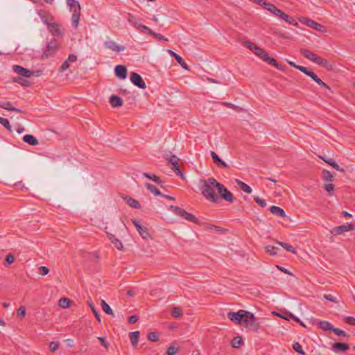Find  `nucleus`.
<instances>
[{"instance_id": "1", "label": "nucleus", "mask_w": 355, "mask_h": 355, "mask_svg": "<svg viewBox=\"0 0 355 355\" xmlns=\"http://www.w3.org/2000/svg\"><path fill=\"white\" fill-rule=\"evenodd\" d=\"M200 189L203 196L209 201L218 204L220 198L229 202H233V194L227 188L218 182L216 179L209 178L207 180H200Z\"/></svg>"}, {"instance_id": "2", "label": "nucleus", "mask_w": 355, "mask_h": 355, "mask_svg": "<svg viewBox=\"0 0 355 355\" xmlns=\"http://www.w3.org/2000/svg\"><path fill=\"white\" fill-rule=\"evenodd\" d=\"M254 53L269 64L275 67L277 69L281 71L285 70L286 67L284 65L279 64L274 58L270 57L264 49L259 46L254 47Z\"/></svg>"}, {"instance_id": "3", "label": "nucleus", "mask_w": 355, "mask_h": 355, "mask_svg": "<svg viewBox=\"0 0 355 355\" xmlns=\"http://www.w3.org/2000/svg\"><path fill=\"white\" fill-rule=\"evenodd\" d=\"M67 5L70 7L72 11L71 16V25L73 28H76L78 26L80 15V5L78 1L76 0H66Z\"/></svg>"}, {"instance_id": "4", "label": "nucleus", "mask_w": 355, "mask_h": 355, "mask_svg": "<svg viewBox=\"0 0 355 355\" xmlns=\"http://www.w3.org/2000/svg\"><path fill=\"white\" fill-rule=\"evenodd\" d=\"M241 325L253 331H257L260 328L259 323L257 322L254 315L248 311L242 319Z\"/></svg>"}, {"instance_id": "5", "label": "nucleus", "mask_w": 355, "mask_h": 355, "mask_svg": "<svg viewBox=\"0 0 355 355\" xmlns=\"http://www.w3.org/2000/svg\"><path fill=\"white\" fill-rule=\"evenodd\" d=\"M60 48V44L56 39H52L47 43L46 49L41 55L42 60L48 59L53 56Z\"/></svg>"}, {"instance_id": "6", "label": "nucleus", "mask_w": 355, "mask_h": 355, "mask_svg": "<svg viewBox=\"0 0 355 355\" xmlns=\"http://www.w3.org/2000/svg\"><path fill=\"white\" fill-rule=\"evenodd\" d=\"M165 159L168 161V163L171 165V169L175 173V174L184 179V175L180 170L179 157L175 155H166Z\"/></svg>"}, {"instance_id": "7", "label": "nucleus", "mask_w": 355, "mask_h": 355, "mask_svg": "<svg viewBox=\"0 0 355 355\" xmlns=\"http://www.w3.org/2000/svg\"><path fill=\"white\" fill-rule=\"evenodd\" d=\"M245 313H246V311L243 309H240L237 312L230 311L227 313V318L234 324H241Z\"/></svg>"}, {"instance_id": "8", "label": "nucleus", "mask_w": 355, "mask_h": 355, "mask_svg": "<svg viewBox=\"0 0 355 355\" xmlns=\"http://www.w3.org/2000/svg\"><path fill=\"white\" fill-rule=\"evenodd\" d=\"M300 21L306 24L307 26L311 27L313 29L318 31L319 32L324 33L326 31V29L324 26L313 20L307 18H302V19H300Z\"/></svg>"}, {"instance_id": "9", "label": "nucleus", "mask_w": 355, "mask_h": 355, "mask_svg": "<svg viewBox=\"0 0 355 355\" xmlns=\"http://www.w3.org/2000/svg\"><path fill=\"white\" fill-rule=\"evenodd\" d=\"M132 221L133 225L136 227L137 230L138 231L139 234H140V236L144 239H146V240L148 239V238H150L148 229L146 227L142 226L140 224L139 221L136 219H132Z\"/></svg>"}, {"instance_id": "10", "label": "nucleus", "mask_w": 355, "mask_h": 355, "mask_svg": "<svg viewBox=\"0 0 355 355\" xmlns=\"http://www.w3.org/2000/svg\"><path fill=\"white\" fill-rule=\"evenodd\" d=\"M130 79L131 82L139 88L145 89L146 87L145 82L137 73L132 72L130 76Z\"/></svg>"}, {"instance_id": "11", "label": "nucleus", "mask_w": 355, "mask_h": 355, "mask_svg": "<svg viewBox=\"0 0 355 355\" xmlns=\"http://www.w3.org/2000/svg\"><path fill=\"white\" fill-rule=\"evenodd\" d=\"M12 69L17 74L26 78H29L31 76H33L35 73L34 71H30L20 65L17 64L12 66Z\"/></svg>"}, {"instance_id": "12", "label": "nucleus", "mask_w": 355, "mask_h": 355, "mask_svg": "<svg viewBox=\"0 0 355 355\" xmlns=\"http://www.w3.org/2000/svg\"><path fill=\"white\" fill-rule=\"evenodd\" d=\"M115 76L119 79H125L127 78L128 71L124 65H116L114 68Z\"/></svg>"}, {"instance_id": "13", "label": "nucleus", "mask_w": 355, "mask_h": 355, "mask_svg": "<svg viewBox=\"0 0 355 355\" xmlns=\"http://www.w3.org/2000/svg\"><path fill=\"white\" fill-rule=\"evenodd\" d=\"M331 349L336 353H341L348 350L349 345L347 343L336 342L333 343Z\"/></svg>"}, {"instance_id": "14", "label": "nucleus", "mask_w": 355, "mask_h": 355, "mask_svg": "<svg viewBox=\"0 0 355 355\" xmlns=\"http://www.w3.org/2000/svg\"><path fill=\"white\" fill-rule=\"evenodd\" d=\"M353 230H354V227H353L352 224L347 223L346 225H342L334 227L333 229V232L335 234L339 235V234H343V232L351 231Z\"/></svg>"}, {"instance_id": "15", "label": "nucleus", "mask_w": 355, "mask_h": 355, "mask_svg": "<svg viewBox=\"0 0 355 355\" xmlns=\"http://www.w3.org/2000/svg\"><path fill=\"white\" fill-rule=\"evenodd\" d=\"M210 154L213 159L214 162L218 166L225 168H230V166L226 162H225L223 160H222L216 152L211 151Z\"/></svg>"}, {"instance_id": "16", "label": "nucleus", "mask_w": 355, "mask_h": 355, "mask_svg": "<svg viewBox=\"0 0 355 355\" xmlns=\"http://www.w3.org/2000/svg\"><path fill=\"white\" fill-rule=\"evenodd\" d=\"M266 10H268L273 15L277 16L281 19V17L282 16L284 12H282L281 10L278 9L274 4L267 2V3H265V8Z\"/></svg>"}, {"instance_id": "17", "label": "nucleus", "mask_w": 355, "mask_h": 355, "mask_svg": "<svg viewBox=\"0 0 355 355\" xmlns=\"http://www.w3.org/2000/svg\"><path fill=\"white\" fill-rule=\"evenodd\" d=\"M105 46L107 49H111L114 51L120 52L125 50L124 46H120L118 45L114 41H107L104 43Z\"/></svg>"}, {"instance_id": "18", "label": "nucleus", "mask_w": 355, "mask_h": 355, "mask_svg": "<svg viewBox=\"0 0 355 355\" xmlns=\"http://www.w3.org/2000/svg\"><path fill=\"white\" fill-rule=\"evenodd\" d=\"M168 52L170 53L171 56H173L175 60L180 64V65L184 69L189 70V66L184 62L181 56L178 54L173 51L172 50H168Z\"/></svg>"}, {"instance_id": "19", "label": "nucleus", "mask_w": 355, "mask_h": 355, "mask_svg": "<svg viewBox=\"0 0 355 355\" xmlns=\"http://www.w3.org/2000/svg\"><path fill=\"white\" fill-rule=\"evenodd\" d=\"M107 235L110 241L114 245V246L118 250H122L123 249L122 242L119 239H118L114 234L107 232Z\"/></svg>"}, {"instance_id": "20", "label": "nucleus", "mask_w": 355, "mask_h": 355, "mask_svg": "<svg viewBox=\"0 0 355 355\" xmlns=\"http://www.w3.org/2000/svg\"><path fill=\"white\" fill-rule=\"evenodd\" d=\"M0 107L5 109L6 110H8V111H15V112H17L19 113L24 112L21 110H20L17 107H13L11 103L9 101L0 102Z\"/></svg>"}, {"instance_id": "21", "label": "nucleus", "mask_w": 355, "mask_h": 355, "mask_svg": "<svg viewBox=\"0 0 355 355\" xmlns=\"http://www.w3.org/2000/svg\"><path fill=\"white\" fill-rule=\"evenodd\" d=\"M110 103L113 107H121L123 105V100L116 95H112L110 98Z\"/></svg>"}, {"instance_id": "22", "label": "nucleus", "mask_w": 355, "mask_h": 355, "mask_svg": "<svg viewBox=\"0 0 355 355\" xmlns=\"http://www.w3.org/2000/svg\"><path fill=\"white\" fill-rule=\"evenodd\" d=\"M270 212L277 216L284 218L286 214L285 211L279 207L272 205L270 207Z\"/></svg>"}, {"instance_id": "23", "label": "nucleus", "mask_w": 355, "mask_h": 355, "mask_svg": "<svg viewBox=\"0 0 355 355\" xmlns=\"http://www.w3.org/2000/svg\"><path fill=\"white\" fill-rule=\"evenodd\" d=\"M38 15L40 16L42 21L44 24H46L49 27V25H51L53 22V18L52 16L46 14H44L42 10L38 12Z\"/></svg>"}, {"instance_id": "24", "label": "nucleus", "mask_w": 355, "mask_h": 355, "mask_svg": "<svg viewBox=\"0 0 355 355\" xmlns=\"http://www.w3.org/2000/svg\"><path fill=\"white\" fill-rule=\"evenodd\" d=\"M320 158L327 164L331 166L334 169L338 171L345 172V170L339 166V165L336 162V161L332 158L326 159L324 157H320Z\"/></svg>"}, {"instance_id": "25", "label": "nucleus", "mask_w": 355, "mask_h": 355, "mask_svg": "<svg viewBox=\"0 0 355 355\" xmlns=\"http://www.w3.org/2000/svg\"><path fill=\"white\" fill-rule=\"evenodd\" d=\"M123 199L125 201V202L132 208L139 209L141 207L139 202L131 197L125 196L124 197Z\"/></svg>"}, {"instance_id": "26", "label": "nucleus", "mask_w": 355, "mask_h": 355, "mask_svg": "<svg viewBox=\"0 0 355 355\" xmlns=\"http://www.w3.org/2000/svg\"><path fill=\"white\" fill-rule=\"evenodd\" d=\"M48 28H49V32L53 35L60 36L62 35V32L60 31L59 25L55 23H53L51 25H49Z\"/></svg>"}, {"instance_id": "27", "label": "nucleus", "mask_w": 355, "mask_h": 355, "mask_svg": "<svg viewBox=\"0 0 355 355\" xmlns=\"http://www.w3.org/2000/svg\"><path fill=\"white\" fill-rule=\"evenodd\" d=\"M140 333L139 331H135L130 332L129 334V338L131 342L132 345L135 347L137 345L139 338Z\"/></svg>"}, {"instance_id": "28", "label": "nucleus", "mask_w": 355, "mask_h": 355, "mask_svg": "<svg viewBox=\"0 0 355 355\" xmlns=\"http://www.w3.org/2000/svg\"><path fill=\"white\" fill-rule=\"evenodd\" d=\"M23 141L31 146H36L38 144V140L32 135H26L23 137Z\"/></svg>"}, {"instance_id": "29", "label": "nucleus", "mask_w": 355, "mask_h": 355, "mask_svg": "<svg viewBox=\"0 0 355 355\" xmlns=\"http://www.w3.org/2000/svg\"><path fill=\"white\" fill-rule=\"evenodd\" d=\"M318 327L322 329L323 331H333L334 326L329 322L328 321H319L318 323Z\"/></svg>"}, {"instance_id": "30", "label": "nucleus", "mask_w": 355, "mask_h": 355, "mask_svg": "<svg viewBox=\"0 0 355 355\" xmlns=\"http://www.w3.org/2000/svg\"><path fill=\"white\" fill-rule=\"evenodd\" d=\"M235 182L237 184V185L239 187V188L242 191H243L245 193H252V189L250 188V187L249 185H248L247 184L244 183L243 182H242L241 180H240L239 179H236Z\"/></svg>"}, {"instance_id": "31", "label": "nucleus", "mask_w": 355, "mask_h": 355, "mask_svg": "<svg viewBox=\"0 0 355 355\" xmlns=\"http://www.w3.org/2000/svg\"><path fill=\"white\" fill-rule=\"evenodd\" d=\"M143 175L148 179H150L152 180L153 181H154L155 182L157 183L158 184L160 185L161 187H164L163 186V181L157 175L153 174V175H150L149 173H143Z\"/></svg>"}, {"instance_id": "32", "label": "nucleus", "mask_w": 355, "mask_h": 355, "mask_svg": "<svg viewBox=\"0 0 355 355\" xmlns=\"http://www.w3.org/2000/svg\"><path fill=\"white\" fill-rule=\"evenodd\" d=\"M169 209L171 210L177 216H179L182 217V218H184V215L186 211L184 209H183L179 207L173 206V205H171L169 207Z\"/></svg>"}, {"instance_id": "33", "label": "nucleus", "mask_w": 355, "mask_h": 355, "mask_svg": "<svg viewBox=\"0 0 355 355\" xmlns=\"http://www.w3.org/2000/svg\"><path fill=\"white\" fill-rule=\"evenodd\" d=\"M300 52L302 55H303L306 59L312 61L313 58H314L315 53L311 52V51L306 49H301L300 50Z\"/></svg>"}, {"instance_id": "34", "label": "nucleus", "mask_w": 355, "mask_h": 355, "mask_svg": "<svg viewBox=\"0 0 355 355\" xmlns=\"http://www.w3.org/2000/svg\"><path fill=\"white\" fill-rule=\"evenodd\" d=\"M145 187L155 196H161L162 193L153 184L146 182L145 183Z\"/></svg>"}, {"instance_id": "35", "label": "nucleus", "mask_w": 355, "mask_h": 355, "mask_svg": "<svg viewBox=\"0 0 355 355\" xmlns=\"http://www.w3.org/2000/svg\"><path fill=\"white\" fill-rule=\"evenodd\" d=\"M322 177L323 180H324L325 181L333 182L334 180V175L331 174V173L329 171H328L327 169H324L322 171Z\"/></svg>"}, {"instance_id": "36", "label": "nucleus", "mask_w": 355, "mask_h": 355, "mask_svg": "<svg viewBox=\"0 0 355 355\" xmlns=\"http://www.w3.org/2000/svg\"><path fill=\"white\" fill-rule=\"evenodd\" d=\"M300 71L309 76L311 79H313L315 82L319 78L317 75L313 71L308 69V68H300Z\"/></svg>"}, {"instance_id": "37", "label": "nucleus", "mask_w": 355, "mask_h": 355, "mask_svg": "<svg viewBox=\"0 0 355 355\" xmlns=\"http://www.w3.org/2000/svg\"><path fill=\"white\" fill-rule=\"evenodd\" d=\"M277 243H278L280 246L283 247L286 250L291 252L293 254H297V251L293 245L287 243L280 241H277Z\"/></svg>"}, {"instance_id": "38", "label": "nucleus", "mask_w": 355, "mask_h": 355, "mask_svg": "<svg viewBox=\"0 0 355 355\" xmlns=\"http://www.w3.org/2000/svg\"><path fill=\"white\" fill-rule=\"evenodd\" d=\"M281 19L289 24H293L296 26H298V24L297 22H295V19L293 17L289 16L284 12L283 13L282 16L281 17Z\"/></svg>"}, {"instance_id": "39", "label": "nucleus", "mask_w": 355, "mask_h": 355, "mask_svg": "<svg viewBox=\"0 0 355 355\" xmlns=\"http://www.w3.org/2000/svg\"><path fill=\"white\" fill-rule=\"evenodd\" d=\"M242 343H243L242 337L241 336H236V337H234L232 339L231 345H232V347L233 348L238 349V348H239L241 347Z\"/></svg>"}, {"instance_id": "40", "label": "nucleus", "mask_w": 355, "mask_h": 355, "mask_svg": "<svg viewBox=\"0 0 355 355\" xmlns=\"http://www.w3.org/2000/svg\"><path fill=\"white\" fill-rule=\"evenodd\" d=\"M184 219H185L189 222H192L195 224L199 223V220L193 214L188 213L187 211H185V214L184 215Z\"/></svg>"}, {"instance_id": "41", "label": "nucleus", "mask_w": 355, "mask_h": 355, "mask_svg": "<svg viewBox=\"0 0 355 355\" xmlns=\"http://www.w3.org/2000/svg\"><path fill=\"white\" fill-rule=\"evenodd\" d=\"M266 252L270 255H275L277 254V251L279 250L278 247L272 246V245H266L265 247Z\"/></svg>"}, {"instance_id": "42", "label": "nucleus", "mask_w": 355, "mask_h": 355, "mask_svg": "<svg viewBox=\"0 0 355 355\" xmlns=\"http://www.w3.org/2000/svg\"><path fill=\"white\" fill-rule=\"evenodd\" d=\"M71 304V300L69 298L62 297L58 302V305L62 308H68Z\"/></svg>"}, {"instance_id": "43", "label": "nucleus", "mask_w": 355, "mask_h": 355, "mask_svg": "<svg viewBox=\"0 0 355 355\" xmlns=\"http://www.w3.org/2000/svg\"><path fill=\"white\" fill-rule=\"evenodd\" d=\"M101 306H102V309L106 314H107V315L113 314L112 309L109 306V304L105 302V301H104V300L101 301Z\"/></svg>"}, {"instance_id": "44", "label": "nucleus", "mask_w": 355, "mask_h": 355, "mask_svg": "<svg viewBox=\"0 0 355 355\" xmlns=\"http://www.w3.org/2000/svg\"><path fill=\"white\" fill-rule=\"evenodd\" d=\"M14 82L17 83L24 87H28L31 85V83L28 80L21 77L15 78Z\"/></svg>"}, {"instance_id": "45", "label": "nucleus", "mask_w": 355, "mask_h": 355, "mask_svg": "<svg viewBox=\"0 0 355 355\" xmlns=\"http://www.w3.org/2000/svg\"><path fill=\"white\" fill-rule=\"evenodd\" d=\"M87 304H88V306L90 307L92 311L93 312L94 315H95L96 318L97 319V320L98 322H101L100 314L98 313L97 310L95 309L92 302V301H88Z\"/></svg>"}, {"instance_id": "46", "label": "nucleus", "mask_w": 355, "mask_h": 355, "mask_svg": "<svg viewBox=\"0 0 355 355\" xmlns=\"http://www.w3.org/2000/svg\"><path fill=\"white\" fill-rule=\"evenodd\" d=\"M171 314L174 318H180L183 315V312L181 308L174 307L172 309Z\"/></svg>"}, {"instance_id": "47", "label": "nucleus", "mask_w": 355, "mask_h": 355, "mask_svg": "<svg viewBox=\"0 0 355 355\" xmlns=\"http://www.w3.org/2000/svg\"><path fill=\"white\" fill-rule=\"evenodd\" d=\"M293 349L296 352H297L298 354H301V355H304L305 354V352L302 349V345L296 342L293 345Z\"/></svg>"}, {"instance_id": "48", "label": "nucleus", "mask_w": 355, "mask_h": 355, "mask_svg": "<svg viewBox=\"0 0 355 355\" xmlns=\"http://www.w3.org/2000/svg\"><path fill=\"white\" fill-rule=\"evenodd\" d=\"M319 65L324 67L328 71H331L334 69L333 65L329 64V62L324 58L322 59Z\"/></svg>"}, {"instance_id": "49", "label": "nucleus", "mask_w": 355, "mask_h": 355, "mask_svg": "<svg viewBox=\"0 0 355 355\" xmlns=\"http://www.w3.org/2000/svg\"><path fill=\"white\" fill-rule=\"evenodd\" d=\"M0 123L10 132H12L11 125L7 119L0 116Z\"/></svg>"}, {"instance_id": "50", "label": "nucleus", "mask_w": 355, "mask_h": 355, "mask_svg": "<svg viewBox=\"0 0 355 355\" xmlns=\"http://www.w3.org/2000/svg\"><path fill=\"white\" fill-rule=\"evenodd\" d=\"M335 334H336L337 336H343V337H347V338H349L350 336L349 334H347L345 331L343 330H341L338 328H334L333 331H332Z\"/></svg>"}, {"instance_id": "51", "label": "nucleus", "mask_w": 355, "mask_h": 355, "mask_svg": "<svg viewBox=\"0 0 355 355\" xmlns=\"http://www.w3.org/2000/svg\"><path fill=\"white\" fill-rule=\"evenodd\" d=\"M324 189L330 195L333 196L334 194V185L332 184H325Z\"/></svg>"}, {"instance_id": "52", "label": "nucleus", "mask_w": 355, "mask_h": 355, "mask_svg": "<svg viewBox=\"0 0 355 355\" xmlns=\"http://www.w3.org/2000/svg\"><path fill=\"white\" fill-rule=\"evenodd\" d=\"M179 349L174 345H171L166 351L167 355H174L178 352Z\"/></svg>"}, {"instance_id": "53", "label": "nucleus", "mask_w": 355, "mask_h": 355, "mask_svg": "<svg viewBox=\"0 0 355 355\" xmlns=\"http://www.w3.org/2000/svg\"><path fill=\"white\" fill-rule=\"evenodd\" d=\"M148 339L151 342H156L159 340L158 336L156 332H150L148 334Z\"/></svg>"}, {"instance_id": "54", "label": "nucleus", "mask_w": 355, "mask_h": 355, "mask_svg": "<svg viewBox=\"0 0 355 355\" xmlns=\"http://www.w3.org/2000/svg\"><path fill=\"white\" fill-rule=\"evenodd\" d=\"M324 298L326 299L327 300H329L336 304L339 302L337 298L331 294H324Z\"/></svg>"}, {"instance_id": "55", "label": "nucleus", "mask_w": 355, "mask_h": 355, "mask_svg": "<svg viewBox=\"0 0 355 355\" xmlns=\"http://www.w3.org/2000/svg\"><path fill=\"white\" fill-rule=\"evenodd\" d=\"M254 200L261 207H265L267 205L266 200L259 197H254Z\"/></svg>"}, {"instance_id": "56", "label": "nucleus", "mask_w": 355, "mask_h": 355, "mask_svg": "<svg viewBox=\"0 0 355 355\" xmlns=\"http://www.w3.org/2000/svg\"><path fill=\"white\" fill-rule=\"evenodd\" d=\"M38 272L40 275L44 276L49 272V269L46 266H40L38 268Z\"/></svg>"}, {"instance_id": "57", "label": "nucleus", "mask_w": 355, "mask_h": 355, "mask_svg": "<svg viewBox=\"0 0 355 355\" xmlns=\"http://www.w3.org/2000/svg\"><path fill=\"white\" fill-rule=\"evenodd\" d=\"M97 339L101 342V345L106 349H108L110 343L106 341L104 337L98 336Z\"/></svg>"}, {"instance_id": "58", "label": "nucleus", "mask_w": 355, "mask_h": 355, "mask_svg": "<svg viewBox=\"0 0 355 355\" xmlns=\"http://www.w3.org/2000/svg\"><path fill=\"white\" fill-rule=\"evenodd\" d=\"M139 31L141 32V33H147L148 34L150 35H151V33H153V31L151 29H150L148 26H145V25H141V26H140V28L139 29Z\"/></svg>"}, {"instance_id": "59", "label": "nucleus", "mask_w": 355, "mask_h": 355, "mask_svg": "<svg viewBox=\"0 0 355 355\" xmlns=\"http://www.w3.org/2000/svg\"><path fill=\"white\" fill-rule=\"evenodd\" d=\"M245 46L249 49L250 51H252L253 53L254 52V47H257L258 46L253 42H245Z\"/></svg>"}, {"instance_id": "60", "label": "nucleus", "mask_w": 355, "mask_h": 355, "mask_svg": "<svg viewBox=\"0 0 355 355\" xmlns=\"http://www.w3.org/2000/svg\"><path fill=\"white\" fill-rule=\"evenodd\" d=\"M69 67V62L67 60H64L62 65L60 66V69H59V71L60 72H63L65 70H67Z\"/></svg>"}, {"instance_id": "61", "label": "nucleus", "mask_w": 355, "mask_h": 355, "mask_svg": "<svg viewBox=\"0 0 355 355\" xmlns=\"http://www.w3.org/2000/svg\"><path fill=\"white\" fill-rule=\"evenodd\" d=\"M15 258L14 255L12 254H8L6 255L5 261L8 264H11L15 261Z\"/></svg>"}, {"instance_id": "62", "label": "nucleus", "mask_w": 355, "mask_h": 355, "mask_svg": "<svg viewBox=\"0 0 355 355\" xmlns=\"http://www.w3.org/2000/svg\"><path fill=\"white\" fill-rule=\"evenodd\" d=\"M151 35L159 40L168 41V39L166 38L164 35L159 33H157L154 31L153 32V33H151Z\"/></svg>"}, {"instance_id": "63", "label": "nucleus", "mask_w": 355, "mask_h": 355, "mask_svg": "<svg viewBox=\"0 0 355 355\" xmlns=\"http://www.w3.org/2000/svg\"><path fill=\"white\" fill-rule=\"evenodd\" d=\"M49 348L52 352H55L58 348V343L52 341L49 343Z\"/></svg>"}, {"instance_id": "64", "label": "nucleus", "mask_w": 355, "mask_h": 355, "mask_svg": "<svg viewBox=\"0 0 355 355\" xmlns=\"http://www.w3.org/2000/svg\"><path fill=\"white\" fill-rule=\"evenodd\" d=\"M17 314L19 316L24 317L26 315V308L23 306H21L17 310Z\"/></svg>"}]
</instances>
